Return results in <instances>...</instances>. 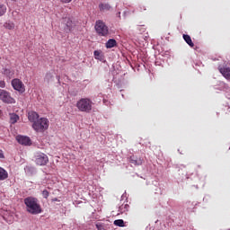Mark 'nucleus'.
Here are the masks:
<instances>
[{"label":"nucleus","mask_w":230,"mask_h":230,"mask_svg":"<svg viewBox=\"0 0 230 230\" xmlns=\"http://www.w3.org/2000/svg\"><path fill=\"white\" fill-rule=\"evenodd\" d=\"M26 211L31 215H40L42 213V207L39 203V199L34 197H28L24 199Z\"/></svg>","instance_id":"1"},{"label":"nucleus","mask_w":230,"mask_h":230,"mask_svg":"<svg viewBox=\"0 0 230 230\" xmlns=\"http://www.w3.org/2000/svg\"><path fill=\"white\" fill-rule=\"evenodd\" d=\"M76 107L81 112H91L93 111V101L89 98H82L76 102Z\"/></svg>","instance_id":"2"},{"label":"nucleus","mask_w":230,"mask_h":230,"mask_svg":"<svg viewBox=\"0 0 230 230\" xmlns=\"http://www.w3.org/2000/svg\"><path fill=\"white\" fill-rule=\"evenodd\" d=\"M32 128H34L36 132H44V130L49 128V120L47 118H40L32 124Z\"/></svg>","instance_id":"3"},{"label":"nucleus","mask_w":230,"mask_h":230,"mask_svg":"<svg viewBox=\"0 0 230 230\" xmlns=\"http://www.w3.org/2000/svg\"><path fill=\"white\" fill-rule=\"evenodd\" d=\"M95 31L99 37H107L109 35V27L102 20H98L95 22Z\"/></svg>","instance_id":"4"},{"label":"nucleus","mask_w":230,"mask_h":230,"mask_svg":"<svg viewBox=\"0 0 230 230\" xmlns=\"http://www.w3.org/2000/svg\"><path fill=\"white\" fill-rule=\"evenodd\" d=\"M0 100L3 103H7L8 105H12L15 103V99L12 97V94L6 90L0 89Z\"/></svg>","instance_id":"5"},{"label":"nucleus","mask_w":230,"mask_h":230,"mask_svg":"<svg viewBox=\"0 0 230 230\" xmlns=\"http://www.w3.org/2000/svg\"><path fill=\"white\" fill-rule=\"evenodd\" d=\"M49 159L48 158V155H46V154L44 153H38L36 155V164H38L39 166H46V164H48Z\"/></svg>","instance_id":"6"},{"label":"nucleus","mask_w":230,"mask_h":230,"mask_svg":"<svg viewBox=\"0 0 230 230\" xmlns=\"http://www.w3.org/2000/svg\"><path fill=\"white\" fill-rule=\"evenodd\" d=\"M12 85L14 91H18V93H24V84L20 79H13Z\"/></svg>","instance_id":"7"},{"label":"nucleus","mask_w":230,"mask_h":230,"mask_svg":"<svg viewBox=\"0 0 230 230\" xmlns=\"http://www.w3.org/2000/svg\"><path fill=\"white\" fill-rule=\"evenodd\" d=\"M16 140L18 143H20V145H24L25 146L31 145V139H30L28 137L17 136Z\"/></svg>","instance_id":"8"},{"label":"nucleus","mask_w":230,"mask_h":230,"mask_svg":"<svg viewBox=\"0 0 230 230\" xmlns=\"http://www.w3.org/2000/svg\"><path fill=\"white\" fill-rule=\"evenodd\" d=\"M130 164H133V166H141L143 164V159L141 157H137L136 155H131L128 159Z\"/></svg>","instance_id":"9"},{"label":"nucleus","mask_w":230,"mask_h":230,"mask_svg":"<svg viewBox=\"0 0 230 230\" xmlns=\"http://www.w3.org/2000/svg\"><path fill=\"white\" fill-rule=\"evenodd\" d=\"M99 10L100 12H111V10H112V6H111L110 4L102 3L99 4Z\"/></svg>","instance_id":"10"},{"label":"nucleus","mask_w":230,"mask_h":230,"mask_svg":"<svg viewBox=\"0 0 230 230\" xmlns=\"http://www.w3.org/2000/svg\"><path fill=\"white\" fill-rule=\"evenodd\" d=\"M219 73H221L226 80H230V67H221L219 68Z\"/></svg>","instance_id":"11"},{"label":"nucleus","mask_w":230,"mask_h":230,"mask_svg":"<svg viewBox=\"0 0 230 230\" xmlns=\"http://www.w3.org/2000/svg\"><path fill=\"white\" fill-rule=\"evenodd\" d=\"M28 119L31 121V123H35L39 119V113L35 111H31L28 113Z\"/></svg>","instance_id":"12"},{"label":"nucleus","mask_w":230,"mask_h":230,"mask_svg":"<svg viewBox=\"0 0 230 230\" xmlns=\"http://www.w3.org/2000/svg\"><path fill=\"white\" fill-rule=\"evenodd\" d=\"M65 31H71L72 28H73V21H71V19L69 18H65Z\"/></svg>","instance_id":"13"},{"label":"nucleus","mask_w":230,"mask_h":230,"mask_svg":"<svg viewBox=\"0 0 230 230\" xmlns=\"http://www.w3.org/2000/svg\"><path fill=\"white\" fill-rule=\"evenodd\" d=\"M117 44H118V42L116 41V40H114V39H110V40L106 42L105 46H106L107 49H112V48H115V46H117Z\"/></svg>","instance_id":"14"},{"label":"nucleus","mask_w":230,"mask_h":230,"mask_svg":"<svg viewBox=\"0 0 230 230\" xmlns=\"http://www.w3.org/2000/svg\"><path fill=\"white\" fill-rule=\"evenodd\" d=\"M183 40H185V42L190 47L193 48L195 46V44L193 43V41L191 40V37L188 34H183Z\"/></svg>","instance_id":"15"},{"label":"nucleus","mask_w":230,"mask_h":230,"mask_svg":"<svg viewBox=\"0 0 230 230\" xmlns=\"http://www.w3.org/2000/svg\"><path fill=\"white\" fill-rule=\"evenodd\" d=\"M5 30H15V23L13 22H6L4 23Z\"/></svg>","instance_id":"16"},{"label":"nucleus","mask_w":230,"mask_h":230,"mask_svg":"<svg viewBox=\"0 0 230 230\" xmlns=\"http://www.w3.org/2000/svg\"><path fill=\"white\" fill-rule=\"evenodd\" d=\"M3 74L7 76L8 78H13V71L8 68H4Z\"/></svg>","instance_id":"17"},{"label":"nucleus","mask_w":230,"mask_h":230,"mask_svg":"<svg viewBox=\"0 0 230 230\" xmlns=\"http://www.w3.org/2000/svg\"><path fill=\"white\" fill-rule=\"evenodd\" d=\"M130 208V206H128V204H122L119 208V213H127V211H128V208Z\"/></svg>","instance_id":"18"},{"label":"nucleus","mask_w":230,"mask_h":230,"mask_svg":"<svg viewBox=\"0 0 230 230\" xmlns=\"http://www.w3.org/2000/svg\"><path fill=\"white\" fill-rule=\"evenodd\" d=\"M94 55V58H96V60H102L103 58V55L102 54L101 50H95L93 52Z\"/></svg>","instance_id":"19"},{"label":"nucleus","mask_w":230,"mask_h":230,"mask_svg":"<svg viewBox=\"0 0 230 230\" xmlns=\"http://www.w3.org/2000/svg\"><path fill=\"white\" fill-rule=\"evenodd\" d=\"M113 224L118 227H125V221H123V219H117L113 222Z\"/></svg>","instance_id":"20"},{"label":"nucleus","mask_w":230,"mask_h":230,"mask_svg":"<svg viewBox=\"0 0 230 230\" xmlns=\"http://www.w3.org/2000/svg\"><path fill=\"white\" fill-rule=\"evenodd\" d=\"M6 13V5L0 3V17H3Z\"/></svg>","instance_id":"21"},{"label":"nucleus","mask_w":230,"mask_h":230,"mask_svg":"<svg viewBox=\"0 0 230 230\" xmlns=\"http://www.w3.org/2000/svg\"><path fill=\"white\" fill-rule=\"evenodd\" d=\"M53 78V75L50 74V72L47 73L45 75V82H51V79Z\"/></svg>","instance_id":"22"},{"label":"nucleus","mask_w":230,"mask_h":230,"mask_svg":"<svg viewBox=\"0 0 230 230\" xmlns=\"http://www.w3.org/2000/svg\"><path fill=\"white\" fill-rule=\"evenodd\" d=\"M18 120H19V117H18L16 114L13 115V116L11 117V121H12L13 123H17Z\"/></svg>","instance_id":"23"},{"label":"nucleus","mask_w":230,"mask_h":230,"mask_svg":"<svg viewBox=\"0 0 230 230\" xmlns=\"http://www.w3.org/2000/svg\"><path fill=\"white\" fill-rule=\"evenodd\" d=\"M8 179V173H0V181H4Z\"/></svg>","instance_id":"24"},{"label":"nucleus","mask_w":230,"mask_h":230,"mask_svg":"<svg viewBox=\"0 0 230 230\" xmlns=\"http://www.w3.org/2000/svg\"><path fill=\"white\" fill-rule=\"evenodd\" d=\"M42 196L44 199H48V197H49V191H48L47 190H43Z\"/></svg>","instance_id":"25"},{"label":"nucleus","mask_w":230,"mask_h":230,"mask_svg":"<svg viewBox=\"0 0 230 230\" xmlns=\"http://www.w3.org/2000/svg\"><path fill=\"white\" fill-rule=\"evenodd\" d=\"M137 30L141 33H145V31H146V29L145 27H142V26H138Z\"/></svg>","instance_id":"26"},{"label":"nucleus","mask_w":230,"mask_h":230,"mask_svg":"<svg viewBox=\"0 0 230 230\" xmlns=\"http://www.w3.org/2000/svg\"><path fill=\"white\" fill-rule=\"evenodd\" d=\"M0 87L4 89V87H6V83H4V81H0Z\"/></svg>","instance_id":"27"},{"label":"nucleus","mask_w":230,"mask_h":230,"mask_svg":"<svg viewBox=\"0 0 230 230\" xmlns=\"http://www.w3.org/2000/svg\"><path fill=\"white\" fill-rule=\"evenodd\" d=\"M60 3H63V4H67V3H71V1L73 0H59Z\"/></svg>","instance_id":"28"},{"label":"nucleus","mask_w":230,"mask_h":230,"mask_svg":"<svg viewBox=\"0 0 230 230\" xmlns=\"http://www.w3.org/2000/svg\"><path fill=\"white\" fill-rule=\"evenodd\" d=\"M0 159H4V155H3V150L0 149Z\"/></svg>","instance_id":"29"},{"label":"nucleus","mask_w":230,"mask_h":230,"mask_svg":"<svg viewBox=\"0 0 230 230\" xmlns=\"http://www.w3.org/2000/svg\"><path fill=\"white\" fill-rule=\"evenodd\" d=\"M0 173H6V170L4 168L0 167Z\"/></svg>","instance_id":"30"}]
</instances>
